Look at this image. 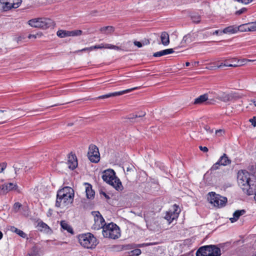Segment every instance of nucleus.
I'll list each match as a JSON object with an SVG mask.
<instances>
[{
    "instance_id": "nucleus-1",
    "label": "nucleus",
    "mask_w": 256,
    "mask_h": 256,
    "mask_svg": "<svg viewBox=\"0 0 256 256\" xmlns=\"http://www.w3.org/2000/svg\"><path fill=\"white\" fill-rule=\"evenodd\" d=\"M238 182L242 191L248 195H252L256 190V180H252L246 172L240 171L238 174Z\"/></svg>"
},
{
    "instance_id": "nucleus-2",
    "label": "nucleus",
    "mask_w": 256,
    "mask_h": 256,
    "mask_svg": "<svg viewBox=\"0 0 256 256\" xmlns=\"http://www.w3.org/2000/svg\"><path fill=\"white\" fill-rule=\"evenodd\" d=\"M74 190L69 186H66L58 190L56 206L64 208L71 204L74 200Z\"/></svg>"
},
{
    "instance_id": "nucleus-3",
    "label": "nucleus",
    "mask_w": 256,
    "mask_h": 256,
    "mask_svg": "<svg viewBox=\"0 0 256 256\" xmlns=\"http://www.w3.org/2000/svg\"><path fill=\"white\" fill-rule=\"evenodd\" d=\"M102 180L106 183L112 186L117 190H122V182L120 180L116 177L115 172L114 170L109 169L105 170L102 176Z\"/></svg>"
},
{
    "instance_id": "nucleus-4",
    "label": "nucleus",
    "mask_w": 256,
    "mask_h": 256,
    "mask_svg": "<svg viewBox=\"0 0 256 256\" xmlns=\"http://www.w3.org/2000/svg\"><path fill=\"white\" fill-rule=\"evenodd\" d=\"M78 238L80 245L84 248L92 249L98 244L96 238L89 232L79 235Z\"/></svg>"
},
{
    "instance_id": "nucleus-5",
    "label": "nucleus",
    "mask_w": 256,
    "mask_h": 256,
    "mask_svg": "<svg viewBox=\"0 0 256 256\" xmlns=\"http://www.w3.org/2000/svg\"><path fill=\"white\" fill-rule=\"evenodd\" d=\"M102 234L104 238L114 240L118 238L120 236L119 227L113 222L106 224L102 229Z\"/></svg>"
},
{
    "instance_id": "nucleus-6",
    "label": "nucleus",
    "mask_w": 256,
    "mask_h": 256,
    "mask_svg": "<svg viewBox=\"0 0 256 256\" xmlns=\"http://www.w3.org/2000/svg\"><path fill=\"white\" fill-rule=\"evenodd\" d=\"M220 250L214 245L200 247L196 252V256H220Z\"/></svg>"
},
{
    "instance_id": "nucleus-7",
    "label": "nucleus",
    "mask_w": 256,
    "mask_h": 256,
    "mask_svg": "<svg viewBox=\"0 0 256 256\" xmlns=\"http://www.w3.org/2000/svg\"><path fill=\"white\" fill-rule=\"evenodd\" d=\"M28 24L32 27L46 29L52 25L53 22L46 17H38L30 20Z\"/></svg>"
},
{
    "instance_id": "nucleus-8",
    "label": "nucleus",
    "mask_w": 256,
    "mask_h": 256,
    "mask_svg": "<svg viewBox=\"0 0 256 256\" xmlns=\"http://www.w3.org/2000/svg\"><path fill=\"white\" fill-rule=\"evenodd\" d=\"M208 199L210 204L218 207L224 206L227 202L226 198L222 196L219 194H216L214 192H209Z\"/></svg>"
},
{
    "instance_id": "nucleus-9",
    "label": "nucleus",
    "mask_w": 256,
    "mask_h": 256,
    "mask_svg": "<svg viewBox=\"0 0 256 256\" xmlns=\"http://www.w3.org/2000/svg\"><path fill=\"white\" fill-rule=\"evenodd\" d=\"M2 10L6 12L12 8H18L22 2V0H0Z\"/></svg>"
},
{
    "instance_id": "nucleus-10",
    "label": "nucleus",
    "mask_w": 256,
    "mask_h": 256,
    "mask_svg": "<svg viewBox=\"0 0 256 256\" xmlns=\"http://www.w3.org/2000/svg\"><path fill=\"white\" fill-rule=\"evenodd\" d=\"M88 156L89 160L94 163H97L100 160V154L98 148L94 144H90L88 148Z\"/></svg>"
},
{
    "instance_id": "nucleus-11",
    "label": "nucleus",
    "mask_w": 256,
    "mask_h": 256,
    "mask_svg": "<svg viewBox=\"0 0 256 256\" xmlns=\"http://www.w3.org/2000/svg\"><path fill=\"white\" fill-rule=\"evenodd\" d=\"M92 214L94 216V223L93 224L92 228L94 230H100L104 228L106 225L105 220L99 212H92Z\"/></svg>"
},
{
    "instance_id": "nucleus-12",
    "label": "nucleus",
    "mask_w": 256,
    "mask_h": 256,
    "mask_svg": "<svg viewBox=\"0 0 256 256\" xmlns=\"http://www.w3.org/2000/svg\"><path fill=\"white\" fill-rule=\"evenodd\" d=\"M178 206L176 204L172 206V208L166 212L164 218L168 221V224H170L172 222L176 220L178 216L180 210L178 211Z\"/></svg>"
},
{
    "instance_id": "nucleus-13",
    "label": "nucleus",
    "mask_w": 256,
    "mask_h": 256,
    "mask_svg": "<svg viewBox=\"0 0 256 256\" xmlns=\"http://www.w3.org/2000/svg\"><path fill=\"white\" fill-rule=\"evenodd\" d=\"M0 113H4L3 115L0 116V120H4L3 121H0V124L4 123L6 122L8 120H10L13 118V114L14 113V112L12 110H0Z\"/></svg>"
},
{
    "instance_id": "nucleus-14",
    "label": "nucleus",
    "mask_w": 256,
    "mask_h": 256,
    "mask_svg": "<svg viewBox=\"0 0 256 256\" xmlns=\"http://www.w3.org/2000/svg\"><path fill=\"white\" fill-rule=\"evenodd\" d=\"M17 188V185L13 183L6 184L0 186V192L5 194L10 190H16Z\"/></svg>"
},
{
    "instance_id": "nucleus-15",
    "label": "nucleus",
    "mask_w": 256,
    "mask_h": 256,
    "mask_svg": "<svg viewBox=\"0 0 256 256\" xmlns=\"http://www.w3.org/2000/svg\"><path fill=\"white\" fill-rule=\"evenodd\" d=\"M233 98L234 94L232 93L222 92H220L218 96V99L224 102H229L232 100Z\"/></svg>"
},
{
    "instance_id": "nucleus-16",
    "label": "nucleus",
    "mask_w": 256,
    "mask_h": 256,
    "mask_svg": "<svg viewBox=\"0 0 256 256\" xmlns=\"http://www.w3.org/2000/svg\"><path fill=\"white\" fill-rule=\"evenodd\" d=\"M68 164L69 168L73 170L78 166V162L76 156L74 154H72L68 156Z\"/></svg>"
},
{
    "instance_id": "nucleus-17",
    "label": "nucleus",
    "mask_w": 256,
    "mask_h": 256,
    "mask_svg": "<svg viewBox=\"0 0 256 256\" xmlns=\"http://www.w3.org/2000/svg\"><path fill=\"white\" fill-rule=\"evenodd\" d=\"M144 218L146 226L150 229H152L154 225H156L154 217H150L149 214H144Z\"/></svg>"
},
{
    "instance_id": "nucleus-18",
    "label": "nucleus",
    "mask_w": 256,
    "mask_h": 256,
    "mask_svg": "<svg viewBox=\"0 0 256 256\" xmlns=\"http://www.w3.org/2000/svg\"><path fill=\"white\" fill-rule=\"evenodd\" d=\"M86 192L87 198L88 199L93 198L95 194V192L92 189V185L88 183H86Z\"/></svg>"
},
{
    "instance_id": "nucleus-19",
    "label": "nucleus",
    "mask_w": 256,
    "mask_h": 256,
    "mask_svg": "<svg viewBox=\"0 0 256 256\" xmlns=\"http://www.w3.org/2000/svg\"><path fill=\"white\" fill-rule=\"evenodd\" d=\"M238 31V27L234 26H229L223 30L222 31L220 32V34H235Z\"/></svg>"
},
{
    "instance_id": "nucleus-20",
    "label": "nucleus",
    "mask_w": 256,
    "mask_h": 256,
    "mask_svg": "<svg viewBox=\"0 0 256 256\" xmlns=\"http://www.w3.org/2000/svg\"><path fill=\"white\" fill-rule=\"evenodd\" d=\"M246 212L244 210H236L233 214L234 217L230 218V220L232 222H236L241 216L245 214Z\"/></svg>"
},
{
    "instance_id": "nucleus-21",
    "label": "nucleus",
    "mask_w": 256,
    "mask_h": 256,
    "mask_svg": "<svg viewBox=\"0 0 256 256\" xmlns=\"http://www.w3.org/2000/svg\"><path fill=\"white\" fill-rule=\"evenodd\" d=\"M174 52V50L172 48H168L154 52L153 54V56L154 57H160L166 54H172Z\"/></svg>"
},
{
    "instance_id": "nucleus-22",
    "label": "nucleus",
    "mask_w": 256,
    "mask_h": 256,
    "mask_svg": "<svg viewBox=\"0 0 256 256\" xmlns=\"http://www.w3.org/2000/svg\"><path fill=\"white\" fill-rule=\"evenodd\" d=\"M218 162L221 166H226L231 163V160L228 157L226 154H224L223 155L220 157Z\"/></svg>"
},
{
    "instance_id": "nucleus-23",
    "label": "nucleus",
    "mask_w": 256,
    "mask_h": 256,
    "mask_svg": "<svg viewBox=\"0 0 256 256\" xmlns=\"http://www.w3.org/2000/svg\"><path fill=\"white\" fill-rule=\"evenodd\" d=\"M235 60L234 58H231L230 60H224V62H221V64L217 66V68H221L222 66H230V67H237L240 64H229L228 61H230L232 62Z\"/></svg>"
},
{
    "instance_id": "nucleus-24",
    "label": "nucleus",
    "mask_w": 256,
    "mask_h": 256,
    "mask_svg": "<svg viewBox=\"0 0 256 256\" xmlns=\"http://www.w3.org/2000/svg\"><path fill=\"white\" fill-rule=\"evenodd\" d=\"M208 100V94H204L196 98L194 101V104H200L206 102Z\"/></svg>"
},
{
    "instance_id": "nucleus-25",
    "label": "nucleus",
    "mask_w": 256,
    "mask_h": 256,
    "mask_svg": "<svg viewBox=\"0 0 256 256\" xmlns=\"http://www.w3.org/2000/svg\"><path fill=\"white\" fill-rule=\"evenodd\" d=\"M160 40L162 44L164 46H168L170 44L169 35L166 32H162L160 35Z\"/></svg>"
},
{
    "instance_id": "nucleus-26",
    "label": "nucleus",
    "mask_w": 256,
    "mask_h": 256,
    "mask_svg": "<svg viewBox=\"0 0 256 256\" xmlns=\"http://www.w3.org/2000/svg\"><path fill=\"white\" fill-rule=\"evenodd\" d=\"M60 226L63 230H66L70 234L74 233L72 228L65 220L61 221Z\"/></svg>"
},
{
    "instance_id": "nucleus-27",
    "label": "nucleus",
    "mask_w": 256,
    "mask_h": 256,
    "mask_svg": "<svg viewBox=\"0 0 256 256\" xmlns=\"http://www.w3.org/2000/svg\"><path fill=\"white\" fill-rule=\"evenodd\" d=\"M138 87H135V88H130V89H127V90H122V91L112 92V95H113L114 96H121L124 94L132 92L134 90H137V89H138Z\"/></svg>"
},
{
    "instance_id": "nucleus-28",
    "label": "nucleus",
    "mask_w": 256,
    "mask_h": 256,
    "mask_svg": "<svg viewBox=\"0 0 256 256\" xmlns=\"http://www.w3.org/2000/svg\"><path fill=\"white\" fill-rule=\"evenodd\" d=\"M100 31L103 34H108L114 31V28L112 26H104L100 28Z\"/></svg>"
},
{
    "instance_id": "nucleus-29",
    "label": "nucleus",
    "mask_w": 256,
    "mask_h": 256,
    "mask_svg": "<svg viewBox=\"0 0 256 256\" xmlns=\"http://www.w3.org/2000/svg\"><path fill=\"white\" fill-rule=\"evenodd\" d=\"M57 36L60 38H65L70 36V31L59 30L57 32Z\"/></svg>"
},
{
    "instance_id": "nucleus-30",
    "label": "nucleus",
    "mask_w": 256,
    "mask_h": 256,
    "mask_svg": "<svg viewBox=\"0 0 256 256\" xmlns=\"http://www.w3.org/2000/svg\"><path fill=\"white\" fill-rule=\"evenodd\" d=\"M12 232H16L18 235H19L21 237H22L23 238H26V234H25L23 231H22L15 227H12Z\"/></svg>"
},
{
    "instance_id": "nucleus-31",
    "label": "nucleus",
    "mask_w": 256,
    "mask_h": 256,
    "mask_svg": "<svg viewBox=\"0 0 256 256\" xmlns=\"http://www.w3.org/2000/svg\"><path fill=\"white\" fill-rule=\"evenodd\" d=\"M142 253L141 250L140 249L136 248L128 252V256H138Z\"/></svg>"
},
{
    "instance_id": "nucleus-32",
    "label": "nucleus",
    "mask_w": 256,
    "mask_h": 256,
    "mask_svg": "<svg viewBox=\"0 0 256 256\" xmlns=\"http://www.w3.org/2000/svg\"><path fill=\"white\" fill-rule=\"evenodd\" d=\"M192 42L191 36L190 34H187L184 36L181 43L182 44H185L187 43H190Z\"/></svg>"
},
{
    "instance_id": "nucleus-33",
    "label": "nucleus",
    "mask_w": 256,
    "mask_h": 256,
    "mask_svg": "<svg viewBox=\"0 0 256 256\" xmlns=\"http://www.w3.org/2000/svg\"><path fill=\"white\" fill-rule=\"evenodd\" d=\"M249 26V28H247L248 29L249 31H256V22L248 23V26Z\"/></svg>"
},
{
    "instance_id": "nucleus-34",
    "label": "nucleus",
    "mask_w": 256,
    "mask_h": 256,
    "mask_svg": "<svg viewBox=\"0 0 256 256\" xmlns=\"http://www.w3.org/2000/svg\"><path fill=\"white\" fill-rule=\"evenodd\" d=\"M82 33V31L81 30L70 31V36H80Z\"/></svg>"
},
{
    "instance_id": "nucleus-35",
    "label": "nucleus",
    "mask_w": 256,
    "mask_h": 256,
    "mask_svg": "<svg viewBox=\"0 0 256 256\" xmlns=\"http://www.w3.org/2000/svg\"><path fill=\"white\" fill-rule=\"evenodd\" d=\"M120 246L122 250H132L134 248L132 244L122 245Z\"/></svg>"
},
{
    "instance_id": "nucleus-36",
    "label": "nucleus",
    "mask_w": 256,
    "mask_h": 256,
    "mask_svg": "<svg viewBox=\"0 0 256 256\" xmlns=\"http://www.w3.org/2000/svg\"><path fill=\"white\" fill-rule=\"evenodd\" d=\"M146 115V112H138V114H133L132 116L130 117V119H132L134 118H140Z\"/></svg>"
},
{
    "instance_id": "nucleus-37",
    "label": "nucleus",
    "mask_w": 256,
    "mask_h": 256,
    "mask_svg": "<svg viewBox=\"0 0 256 256\" xmlns=\"http://www.w3.org/2000/svg\"><path fill=\"white\" fill-rule=\"evenodd\" d=\"M248 24H242L238 26V31L240 32H246V31H249L248 29L247 28V26H248Z\"/></svg>"
},
{
    "instance_id": "nucleus-38",
    "label": "nucleus",
    "mask_w": 256,
    "mask_h": 256,
    "mask_svg": "<svg viewBox=\"0 0 256 256\" xmlns=\"http://www.w3.org/2000/svg\"><path fill=\"white\" fill-rule=\"evenodd\" d=\"M220 166H221V164L218 161L216 163L214 164L211 167L210 169V171L212 172L218 170Z\"/></svg>"
},
{
    "instance_id": "nucleus-39",
    "label": "nucleus",
    "mask_w": 256,
    "mask_h": 256,
    "mask_svg": "<svg viewBox=\"0 0 256 256\" xmlns=\"http://www.w3.org/2000/svg\"><path fill=\"white\" fill-rule=\"evenodd\" d=\"M252 61L254 60L247 59H242V60H238L236 64H240L238 66H240L244 65L246 62Z\"/></svg>"
},
{
    "instance_id": "nucleus-40",
    "label": "nucleus",
    "mask_w": 256,
    "mask_h": 256,
    "mask_svg": "<svg viewBox=\"0 0 256 256\" xmlns=\"http://www.w3.org/2000/svg\"><path fill=\"white\" fill-rule=\"evenodd\" d=\"M38 226L44 230H46V229H50L49 226L43 222H39L38 224Z\"/></svg>"
},
{
    "instance_id": "nucleus-41",
    "label": "nucleus",
    "mask_w": 256,
    "mask_h": 256,
    "mask_svg": "<svg viewBox=\"0 0 256 256\" xmlns=\"http://www.w3.org/2000/svg\"><path fill=\"white\" fill-rule=\"evenodd\" d=\"M112 96H114L113 95H112V92L108 94H106L104 95L100 96L98 97V98H99V99L107 98H109Z\"/></svg>"
},
{
    "instance_id": "nucleus-42",
    "label": "nucleus",
    "mask_w": 256,
    "mask_h": 256,
    "mask_svg": "<svg viewBox=\"0 0 256 256\" xmlns=\"http://www.w3.org/2000/svg\"><path fill=\"white\" fill-rule=\"evenodd\" d=\"M200 17H191V20L194 24H198L200 22Z\"/></svg>"
},
{
    "instance_id": "nucleus-43",
    "label": "nucleus",
    "mask_w": 256,
    "mask_h": 256,
    "mask_svg": "<svg viewBox=\"0 0 256 256\" xmlns=\"http://www.w3.org/2000/svg\"><path fill=\"white\" fill-rule=\"evenodd\" d=\"M21 206H22V204L20 203H19V202H16L14 204V208L16 211H18L20 209V208L21 207Z\"/></svg>"
},
{
    "instance_id": "nucleus-44",
    "label": "nucleus",
    "mask_w": 256,
    "mask_h": 256,
    "mask_svg": "<svg viewBox=\"0 0 256 256\" xmlns=\"http://www.w3.org/2000/svg\"><path fill=\"white\" fill-rule=\"evenodd\" d=\"M250 122L254 126H256V116H254L252 118H250Z\"/></svg>"
},
{
    "instance_id": "nucleus-45",
    "label": "nucleus",
    "mask_w": 256,
    "mask_h": 256,
    "mask_svg": "<svg viewBox=\"0 0 256 256\" xmlns=\"http://www.w3.org/2000/svg\"><path fill=\"white\" fill-rule=\"evenodd\" d=\"M40 36V35H39L38 34H30L28 36V38L31 39H36L38 36Z\"/></svg>"
},
{
    "instance_id": "nucleus-46",
    "label": "nucleus",
    "mask_w": 256,
    "mask_h": 256,
    "mask_svg": "<svg viewBox=\"0 0 256 256\" xmlns=\"http://www.w3.org/2000/svg\"><path fill=\"white\" fill-rule=\"evenodd\" d=\"M92 50H94V49H98V48L101 49V48H104V44H101L100 45H96L94 46H92Z\"/></svg>"
},
{
    "instance_id": "nucleus-47",
    "label": "nucleus",
    "mask_w": 256,
    "mask_h": 256,
    "mask_svg": "<svg viewBox=\"0 0 256 256\" xmlns=\"http://www.w3.org/2000/svg\"><path fill=\"white\" fill-rule=\"evenodd\" d=\"M246 8H242V9H240V10H236V11L235 12V14H238V15H239V14H243V13H244V11H246Z\"/></svg>"
},
{
    "instance_id": "nucleus-48",
    "label": "nucleus",
    "mask_w": 256,
    "mask_h": 256,
    "mask_svg": "<svg viewBox=\"0 0 256 256\" xmlns=\"http://www.w3.org/2000/svg\"><path fill=\"white\" fill-rule=\"evenodd\" d=\"M6 168V164L3 162L0 164V172H2Z\"/></svg>"
},
{
    "instance_id": "nucleus-49",
    "label": "nucleus",
    "mask_w": 256,
    "mask_h": 256,
    "mask_svg": "<svg viewBox=\"0 0 256 256\" xmlns=\"http://www.w3.org/2000/svg\"><path fill=\"white\" fill-rule=\"evenodd\" d=\"M90 50H92V46L90 47H89V48H84L83 49H82L80 50H78L76 52H86V51H90Z\"/></svg>"
},
{
    "instance_id": "nucleus-50",
    "label": "nucleus",
    "mask_w": 256,
    "mask_h": 256,
    "mask_svg": "<svg viewBox=\"0 0 256 256\" xmlns=\"http://www.w3.org/2000/svg\"><path fill=\"white\" fill-rule=\"evenodd\" d=\"M134 44L136 46H137L138 47V48H141L142 46V45L143 44H142V42H138V41H135L134 42Z\"/></svg>"
},
{
    "instance_id": "nucleus-51",
    "label": "nucleus",
    "mask_w": 256,
    "mask_h": 256,
    "mask_svg": "<svg viewBox=\"0 0 256 256\" xmlns=\"http://www.w3.org/2000/svg\"><path fill=\"white\" fill-rule=\"evenodd\" d=\"M199 148L200 150L204 152H208V148L206 146H200Z\"/></svg>"
},
{
    "instance_id": "nucleus-52",
    "label": "nucleus",
    "mask_w": 256,
    "mask_h": 256,
    "mask_svg": "<svg viewBox=\"0 0 256 256\" xmlns=\"http://www.w3.org/2000/svg\"><path fill=\"white\" fill-rule=\"evenodd\" d=\"M134 167L131 165V166H128L126 168V171L127 172H131V171H133L134 170Z\"/></svg>"
},
{
    "instance_id": "nucleus-53",
    "label": "nucleus",
    "mask_w": 256,
    "mask_h": 256,
    "mask_svg": "<svg viewBox=\"0 0 256 256\" xmlns=\"http://www.w3.org/2000/svg\"><path fill=\"white\" fill-rule=\"evenodd\" d=\"M152 243H146V244H139L138 245V247H143L145 246H148L150 245H152Z\"/></svg>"
},
{
    "instance_id": "nucleus-54",
    "label": "nucleus",
    "mask_w": 256,
    "mask_h": 256,
    "mask_svg": "<svg viewBox=\"0 0 256 256\" xmlns=\"http://www.w3.org/2000/svg\"><path fill=\"white\" fill-rule=\"evenodd\" d=\"M100 195L104 196L106 199H109L110 196L101 190L100 192Z\"/></svg>"
},
{
    "instance_id": "nucleus-55",
    "label": "nucleus",
    "mask_w": 256,
    "mask_h": 256,
    "mask_svg": "<svg viewBox=\"0 0 256 256\" xmlns=\"http://www.w3.org/2000/svg\"><path fill=\"white\" fill-rule=\"evenodd\" d=\"M114 45H112L110 44H104V48H110V49H113V46Z\"/></svg>"
},
{
    "instance_id": "nucleus-56",
    "label": "nucleus",
    "mask_w": 256,
    "mask_h": 256,
    "mask_svg": "<svg viewBox=\"0 0 256 256\" xmlns=\"http://www.w3.org/2000/svg\"><path fill=\"white\" fill-rule=\"evenodd\" d=\"M206 68L210 70H216V68H217V66H208L206 67Z\"/></svg>"
},
{
    "instance_id": "nucleus-57",
    "label": "nucleus",
    "mask_w": 256,
    "mask_h": 256,
    "mask_svg": "<svg viewBox=\"0 0 256 256\" xmlns=\"http://www.w3.org/2000/svg\"><path fill=\"white\" fill-rule=\"evenodd\" d=\"M220 32L221 31H220L219 30H216L213 32L212 34L213 35H218V34L222 35V34H220Z\"/></svg>"
},
{
    "instance_id": "nucleus-58",
    "label": "nucleus",
    "mask_w": 256,
    "mask_h": 256,
    "mask_svg": "<svg viewBox=\"0 0 256 256\" xmlns=\"http://www.w3.org/2000/svg\"><path fill=\"white\" fill-rule=\"evenodd\" d=\"M22 40V38L20 36L14 38V40L16 41L17 42H18L19 41H20Z\"/></svg>"
},
{
    "instance_id": "nucleus-59",
    "label": "nucleus",
    "mask_w": 256,
    "mask_h": 256,
    "mask_svg": "<svg viewBox=\"0 0 256 256\" xmlns=\"http://www.w3.org/2000/svg\"><path fill=\"white\" fill-rule=\"evenodd\" d=\"M113 49L117 50H121V48L120 47L116 46H113Z\"/></svg>"
},
{
    "instance_id": "nucleus-60",
    "label": "nucleus",
    "mask_w": 256,
    "mask_h": 256,
    "mask_svg": "<svg viewBox=\"0 0 256 256\" xmlns=\"http://www.w3.org/2000/svg\"><path fill=\"white\" fill-rule=\"evenodd\" d=\"M150 44V41L148 40H146L144 42H143V44Z\"/></svg>"
},
{
    "instance_id": "nucleus-61",
    "label": "nucleus",
    "mask_w": 256,
    "mask_h": 256,
    "mask_svg": "<svg viewBox=\"0 0 256 256\" xmlns=\"http://www.w3.org/2000/svg\"><path fill=\"white\" fill-rule=\"evenodd\" d=\"M250 102H252L254 104V106H256V100H250Z\"/></svg>"
},
{
    "instance_id": "nucleus-62",
    "label": "nucleus",
    "mask_w": 256,
    "mask_h": 256,
    "mask_svg": "<svg viewBox=\"0 0 256 256\" xmlns=\"http://www.w3.org/2000/svg\"><path fill=\"white\" fill-rule=\"evenodd\" d=\"M14 168L15 172L17 173V172L18 171L20 168H18L16 166H14Z\"/></svg>"
},
{
    "instance_id": "nucleus-63",
    "label": "nucleus",
    "mask_w": 256,
    "mask_h": 256,
    "mask_svg": "<svg viewBox=\"0 0 256 256\" xmlns=\"http://www.w3.org/2000/svg\"><path fill=\"white\" fill-rule=\"evenodd\" d=\"M55 104L52 105V106H50L49 107H52V106H57L62 105V104Z\"/></svg>"
},
{
    "instance_id": "nucleus-64",
    "label": "nucleus",
    "mask_w": 256,
    "mask_h": 256,
    "mask_svg": "<svg viewBox=\"0 0 256 256\" xmlns=\"http://www.w3.org/2000/svg\"><path fill=\"white\" fill-rule=\"evenodd\" d=\"M2 236L3 234L1 231H0V240L2 238Z\"/></svg>"
}]
</instances>
